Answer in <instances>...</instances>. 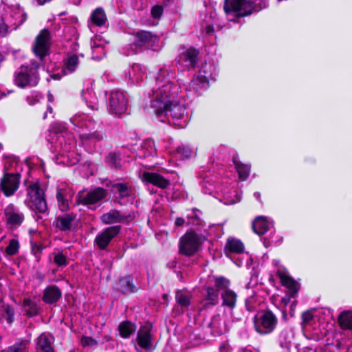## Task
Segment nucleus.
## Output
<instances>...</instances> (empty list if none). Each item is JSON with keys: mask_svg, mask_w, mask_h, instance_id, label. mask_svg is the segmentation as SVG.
<instances>
[{"mask_svg": "<svg viewBox=\"0 0 352 352\" xmlns=\"http://www.w3.org/2000/svg\"><path fill=\"white\" fill-rule=\"evenodd\" d=\"M166 69L161 68L155 76L156 87L153 89L151 107L161 117H170L173 124L184 128L188 123V116L183 104L173 100L177 95V86L168 78Z\"/></svg>", "mask_w": 352, "mask_h": 352, "instance_id": "obj_1", "label": "nucleus"}, {"mask_svg": "<svg viewBox=\"0 0 352 352\" xmlns=\"http://www.w3.org/2000/svg\"><path fill=\"white\" fill-rule=\"evenodd\" d=\"M25 205L35 213L45 214L47 206L44 197V192L37 183H32L27 188Z\"/></svg>", "mask_w": 352, "mask_h": 352, "instance_id": "obj_2", "label": "nucleus"}, {"mask_svg": "<svg viewBox=\"0 0 352 352\" xmlns=\"http://www.w3.org/2000/svg\"><path fill=\"white\" fill-rule=\"evenodd\" d=\"M107 109L109 112L120 116L126 112L129 106V99L125 93L120 90H112L106 93Z\"/></svg>", "mask_w": 352, "mask_h": 352, "instance_id": "obj_3", "label": "nucleus"}, {"mask_svg": "<svg viewBox=\"0 0 352 352\" xmlns=\"http://www.w3.org/2000/svg\"><path fill=\"white\" fill-rule=\"evenodd\" d=\"M223 9L226 14L239 18L252 14L255 9L254 0H225Z\"/></svg>", "mask_w": 352, "mask_h": 352, "instance_id": "obj_4", "label": "nucleus"}, {"mask_svg": "<svg viewBox=\"0 0 352 352\" xmlns=\"http://www.w3.org/2000/svg\"><path fill=\"white\" fill-rule=\"evenodd\" d=\"M38 65L37 63H34L31 67L21 66L14 74L15 84L22 88L26 86H36L38 80Z\"/></svg>", "mask_w": 352, "mask_h": 352, "instance_id": "obj_5", "label": "nucleus"}, {"mask_svg": "<svg viewBox=\"0 0 352 352\" xmlns=\"http://www.w3.org/2000/svg\"><path fill=\"white\" fill-rule=\"evenodd\" d=\"M278 320L272 311L265 310L255 317L254 327L260 334L272 333L277 325Z\"/></svg>", "mask_w": 352, "mask_h": 352, "instance_id": "obj_6", "label": "nucleus"}, {"mask_svg": "<svg viewBox=\"0 0 352 352\" xmlns=\"http://www.w3.org/2000/svg\"><path fill=\"white\" fill-rule=\"evenodd\" d=\"M202 243L201 237L195 232H186L179 241V253L190 256L195 254Z\"/></svg>", "mask_w": 352, "mask_h": 352, "instance_id": "obj_7", "label": "nucleus"}, {"mask_svg": "<svg viewBox=\"0 0 352 352\" xmlns=\"http://www.w3.org/2000/svg\"><path fill=\"white\" fill-rule=\"evenodd\" d=\"M133 36V45L140 51L153 47L158 41L157 35L148 31L140 30L135 32Z\"/></svg>", "mask_w": 352, "mask_h": 352, "instance_id": "obj_8", "label": "nucleus"}, {"mask_svg": "<svg viewBox=\"0 0 352 352\" xmlns=\"http://www.w3.org/2000/svg\"><path fill=\"white\" fill-rule=\"evenodd\" d=\"M3 214L7 226L11 229L19 227L25 219L23 213L14 204L5 207Z\"/></svg>", "mask_w": 352, "mask_h": 352, "instance_id": "obj_9", "label": "nucleus"}, {"mask_svg": "<svg viewBox=\"0 0 352 352\" xmlns=\"http://www.w3.org/2000/svg\"><path fill=\"white\" fill-rule=\"evenodd\" d=\"M50 32L47 29H43L36 38L33 47L35 55L43 60L49 53L51 44Z\"/></svg>", "mask_w": 352, "mask_h": 352, "instance_id": "obj_10", "label": "nucleus"}, {"mask_svg": "<svg viewBox=\"0 0 352 352\" xmlns=\"http://www.w3.org/2000/svg\"><path fill=\"white\" fill-rule=\"evenodd\" d=\"M20 175L16 173H5L0 181V190L7 197L12 196L18 190Z\"/></svg>", "mask_w": 352, "mask_h": 352, "instance_id": "obj_11", "label": "nucleus"}, {"mask_svg": "<svg viewBox=\"0 0 352 352\" xmlns=\"http://www.w3.org/2000/svg\"><path fill=\"white\" fill-rule=\"evenodd\" d=\"M107 195L106 190L98 187L87 192H80L78 195V201L83 205H92L104 199Z\"/></svg>", "mask_w": 352, "mask_h": 352, "instance_id": "obj_12", "label": "nucleus"}, {"mask_svg": "<svg viewBox=\"0 0 352 352\" xmlns=\"http://www.w3.org/2000/svg\"><path fill=\"white\" fill-rule=\"evenodd\" d=\"M120 226H113L107 228L96 236L94 243L99 249L105 250L111 241L120 233Z\"/></svg>", "mask_w": 352, "mask_h": 352, "instance_id": "obj_13", "label": "nucleus"}, {"mask_svg": "<svg viewBox=\"0 0 352 352\" xmlns=\"http://www.w3.org/2000/svg\"><path fill=\"white\" fill-rule=\"evenodd\" d=\"M199 51L193 47L181 49L177 62L188 69L195 68L197 63Z\"/></svg>", "mask_w": 352, "mask_h": 352, "instance_id": "obj_14", "label": "nucleus"}, {"mask_svg": "<svg viewBox=\"0 0 352 352\" xmlns=\"http://www.w3.org/2000/svg\"><path fill=\"white\" fill-rule=\"evenodd\" d=\"M70 121L76 127V130L80 135L95 129V122L85 114L76 115Z\"/></svg>", "mask_w": 352, "mask_h": 352, "instance_id": "obj_15", "label": "nucleus"}, {"mask_svg": "<svg viewBox=\"0 0 352 352\" xmlns=\"http://www.w3.org/2000/svg\"><path fill=\"white\" fill-rule=\"evenodd\" d=\"M278 276L280 279L282 285L289 289V296H285L281 299V302L285 305H287L290 301V298L295 297L296 293L298 292L299 287L298 283L292 278L284 273L278 272Z\"/></svg>", "mask_w": 352, "mask_h": 352, "instance_id": "obj_16", "label": "nucleus"}, {"mask_svg": "<svg viewBox=\"0 0 352 352\" xmlns=\"http://www.w3.org/2000/svg\"><path fill=\"white\" fill-rule=\"evenodd\" d=\"M152 325L147 323L140 327L138 332L137 341L138 345L146 350L151 351L153 349V344L151 341V331Z\"/></svg>", "mask_w": 352, "mask_h": 352, "instance_id": "obj_17", "label": "nucleus"}, {"mask_svg": "<svg viewBox=\"0 0 352 352\" xmlns=\"http://www.w3.org/2000/svg\"><path fill=\"white\" fill-rule=\"evenodd\" d=\"M107 186L111 188V192L116 195V199L119 200L130 197L133 193V188L126 183L110 182Z\"/></svg>", "mask_w": 352, "mask_h": 352, "instance_id": "obj_18", "label": "nucleus"}, {"mask_svg": "<svg viewBox=\"0 0 352 352\" xmlns=\"http://www.w3.org/2000/svg\"><path fill=\"white\" fill-rule=\"evenodd\" d=\"M134 218V215L128 214L125 215L122 214L119 210H111L109 212L103 214L100 219L102 223L105 224H113L116 223H120L124 220L131 221Z\"/></svg>", "mask_w": 352, "mask_h": 352, "instance_id": "obj_19", "label": "nucleus"}, {"mask_svg": "<svg viewBox=\"0 0 352 352\" xmlns=\"http://www.w3.org/2000/svg\"><path fill=\"white\" fill-rule=\"evenodd\" d=\"M54 342V338L49 333H41L36 339V351L37 352H54L52 344Z\"/></svg>", "mask_w": 352, "mask_h": 352, "instance_id": "obj_20", "label": "nucleus"}, {"mask_svg": "<svg viewBox=\"0 0 352 352\" xmlns=\"http://www.w3.org/2000/svg\"><path fill=\"white\" fill-rule=\"evenodd\" d=\"M76 217L74 213H65L58 215L54 224L56 228L63 232L69 231L72 229L73 223Z\"/></svg>", "mask_w": 352, "mask_h": 352, "instance_id": "obj_21", "label": "nucleus"}, {"mask_svg": "<svg viewBox=\"0 0 352 352\" xmlns=\"http://www.w3.org/2000/svg\"><path fill=\"white\" fill-rule=\"evenodd\" d=\"M142 179L143 182L152 184L161 188H166L170 186L169 180L155 173L145 172L142 174Z\"/></svg>", "mask_w": 352, "mask_h": 352, "instance_id": "obj_22", "label": "nucleus"}, {"mask_svg": "<svg viewBox=\"0 0 352 352\" xmlns=\"http://www.w3.org/2000/svg\"><path fill=\"white\" fill-rule=\"evenodd\" d=\"M116 289L123 294H129L138 291L131 276L121 277L116 285Z\"/></svg>", "mask_w": 352, "mask_h": 352, "instance_id": "obj_23", "label": "nucleus"}, {"mask_svg": "<svg viewBox=\"0 0 352 352\" xmlns=\"http://www.w3.org/2000/svg\"><path fill=\"white\" fill-rule=\"evenodd\" d=\"M61 296L60 289L56 285H50L43 291L42 300L47 304H53L58 301Z\"/></svg>", "mask_w": 352, "mask_h": 352, "instance_id": "obj_24", "label": "nucleus"}, {"mask_svg": "<svg viewBox=\"0 0 352 352\" xmlns=\"http://www.w3.org/2000/svg\"><path fill=\"white\" fill-rule=\"evenodd\" d=\"M206 295L201 302V308L207 309L209 307H212L218 304L219 293L214 287H208L206 289Z\"/></svg>", "mask_w": 352, "mask_h": 352, "instance_id": "obj_25", "label": "nucleus"}, {"mask_svg": "<svg viewBox=\"0 0 352 352\" xmlns=\"http://www.w3.org/2000/svg\"><path fill=\"white\" fill-rule=\"evenodd\" d=\"M208 327L210 328L211 333L214 336H219L225 332V325L220 314H216L211 318Z\"/></svg>", "mask_w": 352, "mask_h": 352, "instance_id": "obj_26", "label": "nucleus"}, {"mask_svg": "<svg viewBox=\"0 0 352 352\" xmlns=\"http://www.w3.org/2000/svg\"><path fill=\"white\" fill-rule=\"evenodd\" d=\"M23 19L19 22L18 23H14L12 25H8L7 24L4 19L0 16V36L4 37L6 36L8 32L16 30L19 25H21L24 21L27 19V15L25 14H23L22 16Z\"/></svg>", "mask_w": 352, "mask_h": 352, "instance_id": "obj_27", "label": "nucleus"}, {"mask_svg": "<svg viewBox=\"0 0 352 352\" xmlns=\"http://www.w3.org/2000/svg\"><path fill=\"white\" fill-rule=\"evenodd\" d=\"M118 331L123 338H128L131 335L134 334L136 331V326L130 321H123L118 326Z\"/></svg>", "mask_w": 352, "mask_h": 352, "instance_id": "obj_28", "label": "nucleus"}, {"mask_svg": "<svg viewBox=\"0 0 352 352\" xmlns=\"http://www.w3.org/2000/svg\"><path fill=\"white\" fill-rule=\"evenodd\" d=\"M221 296L223 306H226L230 309H233L235 307L237 295L234 291L229 289L222 292Z\"/></svg>", "mask_w": 352, "mask_h": 352, "instance_id": "obj_29", "label": "nucleus"}, {"mask_svg": "<svg viewBox=\"0 0 352 352\" xmlns=\"http://www.w3.org/2000/svg\"><path fill=\"white\" fill-rule=\"evenodd\" d=\"M175 300L182 309H187L190 305L191 296L186 291L179 290L175 293ZM182 311H183V310H182Z\"/></svg>", "mask_w": 352, "mask_h": 352, "instance_id": "obj_30", "label": "nucleus"}, {"mask_svg": "<svg viewBox=\"0 0 352 352\" xmlns=\"http://www.w3.org/2000/svg\"><path fill=\"white\" fill-rule=\"evenodd\" d=\"M80 135V138L82 141H89V142H100L104 139V134L101 131L93 130L89 132H85L81 133Z\"/></svg>", "mask_w": 352, "mask_h": 352, "instance_id": "obj_31", "label": "nucleus"}, {"mask_svg": "<svg viewBox=\"0 0 352 352\" xmlns=\"http://www.w3.org/2000/svg\"><path fill=\"white\" fill-rule=\"evenodd\" d=\"M252 229L255 233L261 235L269 230V223L264 217H259L253 222Z\"/></svg>", "mask_w": 352, "mask_h": 352, "instance_id": "obj_32", "label": "nucleus"}, {"mask_svg": "<svg viewBox=\"0 0 352 352\" xmlns=\"http://www.w3.org/2000/svg\"><path fill=\"white\" fill-rule=\"evenodd\" d=\"M79 64L78 57L76 54L68 56L64 60V73L74 72Z\"/></svg>", "mask_w": 352, "mask_h": 352, "instance_id": "obj_33", "label": "nucleus"}, {"mask_svg": "<svg viewBox=\"0 0 352 352\" xmlns=\"http://www.w3.org/2000/svg\"><path fill=\"white\" fill-rule=\"evenodd\" d=\"M232 161L239 173V177L242 180L246 179L249 176L250 167L248 165L242 164L236 157H234Z\"/></svg>", "mask_w": 352, "mask_h": 352, "instance_id": "obj_34", "label": "nucleus"}, {"mask_svg": "<svg viewBox=\"0 0 352 352\" xmlns=\"http://www.w3.org/2000/svg\"><path fill=\"white\" fill-rule=\"evenodd\" d=\"M226 249L231 252L240 254L244 251V245L243 243L236 239H229L226 245Z\"/></svg>", "mask_w": 352, "mask_h": 352, "instance_id": "obj_35", "label": "nucleus"}, {"mask_svg": "<svg viewBox=\"0 0 352 352\" xmlns=\"http://www.w3.org/2000/svg\"><path fill=\"white\" fill-rule=\"evenodd\" d=\"M91 18L92 22L98 26L103 25L107 21L105 12L102 8H96L92 12Z\"/></svg>", "mask_w": 352, "mask_h": 352, "instance_id": "obj_36", "label": "nucleus"}, {"mask_svg": "<svg viewBox=\"0 0 352 352\" xmlns=\"http://www.w3.org/2000/svg\"><path fill=\"white\" fill-rule=\"evenodd\" d=\"M23 305L24 307L28 308L26 313L28 316H36L38 314L39 308L35 300L30 298H25Z\"/></svg>", "mask_w": 352, "mask_h": 352, "instance_id": "obj_37", "label": "nucleus"}, {"mask_svg": "<svg viewBox=\"0 0 352 352\" xmlns=\"http://www.w3.org/2000/svg\"><path fill=\"white\" fill-rule=\"evenodd\" d=\"M338 322L342 328L352 329V312L344 311L340 314Z\"/></svg>", "mask_w": 352, "mask_h": 352, "instance_id": "obj_38", "label": "nucleus"}, {"mask_svg": "<svg viewBox=\"0 0 352 352\" xmlns=\"http://www.w3.org/2000/svg\"><path fill=\"white\" fill-rule=\"evenodd\" d=\"M230 286V280L225 277L219 276L216 277L214 279V285L211 286L212 287H214L216 290H217L218 293L221 292L229 290Z\"/></svg>", "mask_w": 352, "mask_h": 352, "instance_id": "obj_39", "label": "nucleus"}, {"mask_svg": "<svg viewBox=\"0 0 352 352\" xmlns=\"http://www.w3.org/2000/svg\"><path fill=\"white\" fill-rule=\"evenodd\" d=\"M120 161L121 158L120 155L115 152L109 153L105 159V162L108 166L116 169L120 168Z\"/></svg>", "mask_w": 352, "mask_h": 352, "instance_id": "obj_40", "label": "nucleus"}, {"mask_svg": "<svg viewBox=\"0 0 352 352\" xmlns=\"http://www.w3.org/2000/svg\"><path fill=\"white\" fill-rule=\"evenodd\" d=\"M56 199L60 210L66 211L69 209V199L67 198L65 192L63 190H58L56 193Z\"/></svg>", "mask_w": 352, "mask_h": 352, "instance_id": "obj_41", "label": "nucleus"}, {"mask_svg": "<svg viewBox=\"0 0 352 352\" xmlns=\"http://www.w3.org/2000/svg\"><path fill=\"white\" fill-rule=\"evenodd\" d=\"M143 76L144 74L141 72V68L138 65H133L131 70L129 71V76L137 82L142 80Z\"/></svg>", "mask_w": 352, "mask_h": 352, "instance_id": "obj_42", "label": "nucleus"}, {"mask_svg": "<svg viewBox=\"0 0 352 352\" xmlns=\"http://www.w3.org/2000/svg\"><path fill=\"white\" fill-rule=\"evenodd\" d=\"M3 311V316L6 318L8 323L12 324L14 321V310L9 305H3L2 306Z\"/></svg>", "mask_w": 352, "mask_h": 352, "instance_id": "obj_43", "label": "nucleus"}, {"mask_svg": "<svg viewBox=\"0 0 352 352\" xmlns=\"http://www.w3.org/2000/svg\"><path fill=\"white\" fill-rule=\"evenodd\" d=\"M19 248V244L18 241L16 239H12L6 249V252L8 255H14L17 253Z\"/></svg>", "mask_w": 352, "mask_h": 352, "instance_id": "obj_44", "label": "nucleus"}, {"mask_svg": "<svg viewBox=\"0 0 352 352\" xmlns=\"http://www.w3.org/2000/svg\"><path fill=\"white\" fill-rule=\"evenodd\" d=\"M54 261L58 266L64 267L67 265V257L62 252L54 253Z\"/></svg>", "mask_w": 352, "mask_h": 352, "instance_id": "obj_45", "label": "nucleus"}, {"mask_svg": "<svg viewBox=\"0 0 352 352\" xmlns=\"http://www.w3.org/2000/svg\"><path fill=\"white\" fill-rule=\"evenodd\" d=\"M80 342L83 346H92L97 344V342L91 337H82Z\"/></svg>", "mask_w": 352, "mask_h": 352, "instance_id": "obj_46", "label": "nucleus"}, {"mask_svg": "<svg viewBox=\"0 0 352 352\" xmlns=\"http://www.w3.org/2000/svg\"><path fill=\"white\" fill-rule=\"evenodd\" d=\"M163 12V8L161 6H154L151 9V14L154 18H159Z\"/></svg>", "mask_w": 352, "mask_h": 352, "instance_id": "obj_47", "label": "nucleus"}, {"mask_svg": "<svg viewBox=\"0 0 352 352\" xmlns=\"http://www.w3.org/2000/svg\"><path fill=\"white\" fill-rule=\"evenodd\" d=\"M24 346L22 343L15 344L12 346H10L7 352H27L24 350Z\"/></svg>", "mask_w": 352, "mask_h": 352, "instance_id": "obj_48", "label": "nucleus"}, {"mask_svg": "<svg viewBox=\"0 0 352 352\" xmlns=\"http://www.w3.org/2000/svg\"><path fill=\"white\" fill-rule=\"evenodd\" d=\"M154 146V143L151 141H148L147 142H145L142 146V148H150L149 151H148V153L147 154H144V155H147L148 156V155H153L155 153V148H153Z\"/></svg>", "mask_w": 352, "mask_h": 352, "instance_id": "obj_49", "label": "nucleus"}, {"mask_svg": "<svg viewBox=\"0 0 352 352\" xmlns=\"http://www.w3.org/2000/svg\"><path fill=\"white\" fill-rule=\"evenodd\" d=\"M201 223L200 219L197 217V214H193L191 217H188V224H191L192 226H199Z\"/></svg>", "mask_w": 352, "mask_h": 352, "instance_id": "obj_50", "label": "nucleus"}, {"mask_svg": "<svg viewBox=\"0 0 352 352\" xmlns=\"http://www.w3.org/2000/svg\"><path fill=\"white\" fill-rule=\"evenodd\" d=\"M177 153L182 154L185 157H188L191 155V151L188 148L184 146H179L177 148Z\"/></svg>", "mask_w": 352, "mask_h": 352, "instance_id": "obj_51", "label": "nucleus"}, {"mask_svg": "<svg viewBox=\"0 0 352 352\" xmlns=\"http://www.w3.org/2000/svg\"><path fill=\"white\" fill-rule=\"evenodd\" d=\"M313 319V316L309 311H305L302 314L303 323H309Z\"/></svg>", "mask_w": 352, "mask_h": 352, "instance_id": "obj_52", "label": "nucleus"}, {"mask_svg": "<svg viewBox=\"0 0 352 352\" xmlns=\"http://www.w3.org/2000/svg\"><path fill=\"white\" fill-rule=\"evenodd\" d=\"M201 82L200 79L199 78H194L191 80V82L190 84V86L192 87L194 89H197L196 86L199 85V83Z\"/></svg>", "mask_w": 352, "mask_h": 352, "instance_id": "obj_53", "label": "nucleus"}, {"mask_svg": "<svg viewBox=\"0 0 352 352\" xmlns=\"http://www.w3.org/2000/svg\"><path fill=\"white\" fill-rule=\"evenodd\" d=\"M185 223V220L183 218L178 217L175 220V225L177 226H182Z\"/></svg>", "mask_w": 352, "mask_h": 352, "instance_id": "obj_54", "label": "nucleus"}, {"mask_svg": "<svg viewBox=\"0 0 352 352\" xmlns=\"http://www.w3.org/2000/svg\"><path fill=\"white\" fill-rule=\"evenodd\" d=\"M214 32V28L212 25H207L206 27V33L207 34H211Z\"/></svg>", "mask_w": 352, "mask_h": 352, "instance_id": "obj_55", "label": "nucleus"}, {"mask_svg": "<svg viewBox=\"0 0 352 352\" xmlns=\"http://www.w3.org/2000/svg\"><path fill=\"white\" fill-rule=\"evenodd\" d=\"M254 197L257 199H260V197H261V195L259 192H254Z\"/></svg>", "mask_w": 352, "mask_h": 352, "instance_id": "obj_56", "label": "nucleus"}, {"mask_svg": "<svg viewBox=\"0 0 352 352\" xmlns=\"http://www.w3.org/2000/svg\"><path fill=\"white\" fill-rule=\"evenodd\" d=\"M245 305H246L247 309H248L249 311H252L253 310L252 307H250V306H249V305H248L247 301L245 302Z\"/></svg>", "mask_w": 352, "mask_h": 352, "instance_id": "obj_57", "label": "nucleus"}, {"mask_svg": "<svg viewBox=\"0 0 352 352\" xmlns=\"http://www.w3.org/2000/svg\"><path fill=\"white\" fill-rule=\"evenodd\" d=\"M48 100L50 101H52L53 100V96L52 94H49L48 95Z\"/></svg>", "mask_w": 352, "mask_h": 352, "instance_id": "obj_58", "label": "nucleus"}, {"mask_svg": "<svg viewBox=\"0 0 352 352\" xmlns=\"http://www.w3.org/2000/svg\"><path fill=\"white\" fill-rule=\"evenodd\" d=\"M47 111H48L50 113H52V107L48 106V107H47Z\"/></svg>", "mask_w": 352, "mask_h": 352, "instance_id": "obj_59", "label": "nucleus"}, {"mask_svg": "<svg viewBox=\"0 0 352 352\" xmlns=\"http://www.w3.org/2000/svg\"><path fill=\"white\" fill-rule=\"evenodd\" d=\"M105 339H106L107 341H109L111 340V338H109V337H105Z\"/></svg>", "mask_w": 352, "mask_h": 352, "instance_id": "obj_60", "label": "nucleus"}, {"mask_svg": "<svg viewBox=\"0 0 352 352\" xmlns=\"http://www.w3.org/2000/svg\"><path fill=\"white\" fill-rule=\"evenodd\" d=\"M47 118V113H45L44 116H43V119H45Z\"/></svg>", "mask_w": 352, "mask_h": 352, "instance_id": "obj_61", "label": "nucleus"}, {"mask_svg": "<svg viewBox=\"0 0 352 352\" xmlns=\"http://www.w3.org/2000/svg\"><path fill=\"white\" fill-rule=\"evenodd\" d=\"M54 76L55 77L56 79L57 78L56 74H54Z\"/></svg>", "mask_w": 352, "mask_h": 352, "instance_id": "obj_62", "label": "nucleus"}, {"mask_svg": "<svg viewBox=\"0 0 352 352\" xmlns=\"http://www.w3.org/2000/svg\"><path fill=\"white\" fill-rule=\"evenodd\" d=\"M278 1H280L281 0H278Z\"/></svg>", "mask_w": 352, "mask_h": 352, "instance_id": "obj_63", "label": "nucleus"}]
</instances>
